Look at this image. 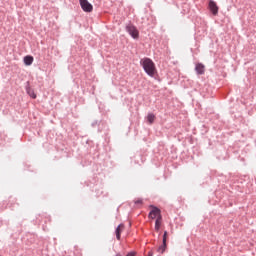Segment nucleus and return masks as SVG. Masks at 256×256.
I'll return each mask as SVG.
<instances>
[{
    "label": "nucleus",
    "mask_w": 256,
    "mask_h": 256,
    "mask_svg": "<svg viewBox=\"0 0 256 256\" xmlns=\"http://www.w3.org/2000/svg\"><path fill=\"white\" fill-rule=\"evenodd\" d=\"M151 211L148 214L149 219H160L163 216L161 215V209L155 207V206H150Z\"/></svg>",
    "instance_id": "obj_3"
},
{
    "label": "nucleus",
    "mask_w": 256,
    "mask_h": 256,
    "mask_svg": "<svg viewBox=\"0 0 256 256\" xmlns=\"http://www.w3.org/2000/svg\"><path fill=\"white\" fill-rule=\"evenodd\" d=\"M33 61H34L33 56H25V57H24V63H25V65H27V66L33 65Z\"/></svg>",
    "instance_id": "obj_8"
},
{
    "label": "nucleus",
    "mask_w": 256,
    "mask_h": 256,
    "mask_svg": "<svg viewBox=\"0 0 256 256\" xmlns=\"http://www.w3.org/2000/svg\"><path fill=\"white\" fill-rule=\"evenodd\" d=\"M162 223H163V217L156 219V221H155V231H159V229H161Z\"/></svg>",
    "instance_id": "obj_9"
},
{
    "label": "nucleus",
    "mask_w": 256,
    "mask_h": 256,
    "mask_svg": "<svg viewBox=\"0 0 256 256\" xmlns=\"http://www.w3.org/2000/svg\"><path fill=\"white\" fill-rule=\"evenodd\" d=\"M127 256H135V252H130L127 254Z\"/></svg>",
    "instance_id": "obj_15"
},
{
    "label": "nucleus",
    "mask_w": 256,
    "mask_h": 256,
    "mask_svg": "<svg viewBox=\"0 0 256 256\" xmlns=\"http://www.w3.org/2000/svg\"><path fill=\"white\" fill-rule=\"evenodd\" d=\"M27 93L30 97H32V99H37V94H35V91H33V89L31 88H27Z\"/></svg>",
    "instance_id": "obj_11"
},
{
    "label": "nucleus",
    "mask_w": 256,
    "mask_h": 256,
    "mask_svg": "<svg viewBox=\"0 0 256 256\" xmlns=\"http://www.w3.org/2000/svg\"><path fill=\"white\" fill-rule=\"evenodd\" d=\"M195 69L198 75H203V73H205V65L203 64H197Z\"/></svg>",
    "instance_id": "obj_7"
},
{
    "label": "nucleus",
    "mask_w": 256,
    "mask_h": 256,
    "mask_svg": "<svg viewBox=\"0 0 256 256\" xmlns=\"http://www.w3.org/2000/svg\"><path fill=\"white\" fill-rule=\"evenodd\" d=\"M135 205H143V199L138 198L137 200L134 201Z\"/></svg>",
    "instance_id": "obj_13"
},
{
    "label": "nucleus",
    "mask_w": 256,
    "mask_h": 256,
    "mask_svg": "<svg viewBox=\"0 0 256 256\" xmlns=\"http://www.w3.org/2000/svg\"><path fill=\"white\" fill-rule=\"evenodd\" d=\"M123 229H125V226L123 224H120L117 228H116V239L118 241L121 240V233H123Z\"/></svg>",
    "instance_id": "obj_6"
},
{
    "label": "nucleus",
    "mask_w": 256,
    "mask_h": 256,
    "mask_svg": "<svg viewBox=\"0 0 256 256\" xmlns=\"http://www.w3.org/2000/svg\"><path fill=\"white\" fill-rule=\"evenodd\" d=\"M147 121H148V123H150V125H153V123L155 122L154 114H148Z\"/></svg>",
    "instance_id": "obj_12"
},
{
    "label": "nucleus",
    "mask_w": 256,
    "mask_h": 256,
    "mask_svg": "<svg viewBox=\"0 0 256 256\" xmlns=\"http://www.w3.org/2000/svg\"><path fill=\"white\" fill-rule=\"evenodd\" d=\"M140 65L143 67L145 73L149 75V77H155L157 73V68L155 67V62L150 58H142L140 60Z\"/></svg>",
    "instance_id": "obj_1"
},
{
    "label": "nucleus",
    "mask_w": 256,
    "mask_h": 256,
    "mask_svg": "<svg viewBox=\"0 0 256 256\" xmlns=\"http://www.w3.org/2000/svg\"><path fill=\"white\" fill-rule=\"evenodd\" d=\"M209 10L211 11L212 15H218L219 14V6H217V3L213 0L209 1Z\"/></svg>",
    "instance_id": "obj_5"
},
{
    "label": "nucleus",
    "mask_w": 256,
    "mask_h": 256,
    "mask_svg": "<svg viewBox=\"0 0 256 256\" xmlns=\"http://www.w3.org/2000/svg\"><path fill=\"white\" fill-rule=\"evenodd\" d=\"M126 31L131 35L133 39H139V30H137V27L133 24H128L126 26Z\"/></svg>",
    "instance_id": "obj_2"
},
{
    "label": "nucleus",
    "mask_w": 256,
    "mask_h": 256,
    "mask_svg": "<svg viewBox=\"0 0 256 256\" xmlns=\"http://www.w3.org/2000/svg\"><path fill=\"white\" fill-rule=\"evenodd\" d=\"M167 249V242H162V245L158 248V253H165V250Z\"/></svg>",
    "instance_id": "obj_10"
},
{
    "label": "nucleus",
    "mask_w": 256,
    "mask_h": 256,
    "mask_svg": "<svg viewBox=\"0 0 256 256\" xmlns=\"http://www.w3.org/2000/svg\"><path fill=\"white\" fill-rule=\"evenodd\" d=\"M80 1V6L82 7L83 11H85V13H91V11H93V5H91V3H89L88 0H79Z\"/></svg>",
    "instance_id": "obj_4"
},
{
    "label": "nucleus",
    "mask_w": 256,
    "mask_h": 256,
    "mask_svg": "<svg viewBox=\"0 0 256 256\" xmlns=\"http://www.w3.org/2000/svg\"><path fill=\"white\" fill-rule=\"evenodd\" d=\"M167 235H168V233H167V231H165L163 234V239H162L163 243H167Z\"/></svg>",
    "instance_id": "obj_14"
}]
</instances>
